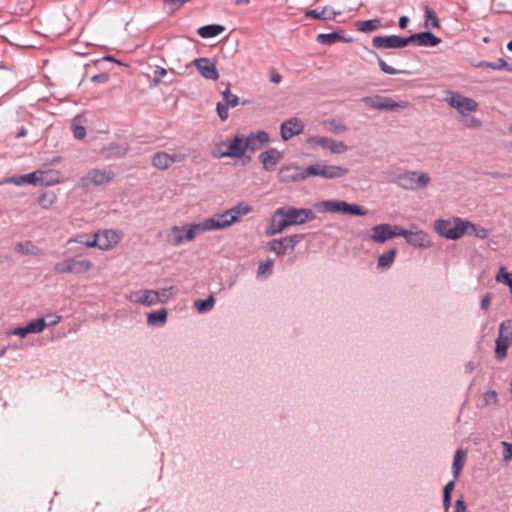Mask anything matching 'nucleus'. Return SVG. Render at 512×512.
Returning <instances> with one entry per match:
<instances>
[{
  "mask_svg": "<svg viewBox=\"0 0 512 512\" xmlns=\"http://www.w3.org/2000/svg\"><path fill=\"white\" fill-rule=\"evenodd\" d=\"M47 327L45 318H39L35 321L28 323L24 327H17L11 331V334L25 338L29 334H36L42 332Z\"/></svg>",
  "mask_w": 512,
  "mask_h": 512,
  "instance_id": "b1692460",
  "label": "nucleus"
},
{
  "mask_svg": "<svg viewBox=\"0 0 512 512\" xmlns=\"http://www.w3.org/2000/svg\"><path fill=\"white\" fill-rule=\"evenodd\" d=\"M108 80H109V76L107 73H100V74L94 75L91 78V81L93 83H106Z\"/></svg>",
  "mask_w": 512,
  "mask_h": 512,
  "instance_id": "338daca9",
  "label": "nucleus"
},
{
  "mask_svg": "<svg viewBox=\"0 0 512 512\" xmlns=\"http://www.w3.org/2000/svg\"><path fill=\"white\" fill-rule=\"evenodd\" d=\"M414 45V36L413 34L408 36V37H400V36H397V48H403V47H406L407 45Z\"/></svg>",
  "mask_w": 512,
  "mask_h": 512,
  "instance_id": "680f3d73",
  "label": "nucleus"
},
{
  "mask_svg": "<svg viewBox=\"0 0 512 512\" xmlns=\"http://www.w3.org/2000/svg\"><path fill=\"white\" fill-rule=\"evenodd\" d=\"M214 302V297L210 295L207 299L195 301L194 307L197 309L199 313H205L213 308Z\"/></svg>",
  "mask_w": 512,
  "mask_h": 512,
  "instance_id": "79ce46f5",
  "label": "nucleus"
},
{
  "mask_svg": "<svg viewBox=\"0 0 512 512\" xmlns=\"http://www.w3.org/2000/svg\"><path fill=\"white\" fill-rule=\"evenodd\" d=\"M330 131L334 134H340L347 131V126L339 120L333 119L329 121Z\"/></svg>",
  "mask_w": 512,
  "mask_h": 512,
  "instance_id": "603ef678",
  "label": "nucleus"
},
{
  "mask_svg": "<svg viewBox=\"0 0 512 512\" xmlns=\"http://www.w3.org/2000/svg\"><path fill=\"white\" fill-rule=\"evenodd\" d=\"M400 233L399 226L390 224H379L371 228V234L367 239L375 243H385L386 241L398 237Z\"/></svg>",
  "mask_w": 512,
  "mask_h": 512,
  "instance_id": "f8f14e48",
  "label": "nucleus"
},
{
  "mask_svg": "<svg viewBox=\"0 0 512 512\" xmlns=\"http://www.w3.org/2000/svg\"><path fill=\"white\" fill-rule=\"evenodd\" d=\"M229 210L232 214V218L234 217V221L236 223L237 221L240 220L241 217L252 212L253 208L251 205L241 202V203H238L237 205L233 206Z\"/></svg>",
  "mask_w": 512,
  "mask_h": 512,
  "instance_id": "4c0bfd02",
  "label": "nucleus"
},
{
  "mask_svg": "<svg viewBox=\"0 0 512 512\" xmlns=\"http://www.w3.org/2000/svg\"><path fill=\"white\" fill-rule=\"evenodd\" d=\"M225 30L224 26L219 24H210L202 26L198 29L197 33L202 38H212L218 36Z\"/></svg>",
  "mask_w": 512,
  "mask_h": 512,
  "instance_id": "473e14b6",
  "label": "nucleus"
},
{
  "mask_svg": "<svg viewBox=\"0 0 512 512\" xmlns=\"http://www.w3.org/2000/svg\"><path fill=\"white\" fill-rule=\"evenodd\" d=\"M115 178V173L110 168H93L80 178L78 182L79 188L84 191H89L92 186L105 185L112 182Z\"/></svg>",
  "mask_w": 512,
  "mask_h": 512,
  "instance_id": "f03ea898",
  "label": "nucleus"
},
{
  "mask_svg": "<svg viewBox=\"0 0 512 512\" xmlns=\"http://www.w3.org/2000/svg\"><path fill=\"white\" fill-rule=\"evenodd\" d=\"M169 72H171L173 74H179V75L182 74V73H177L172 68L169 69ZM167 73H168L167 69H165L163 67H157V69L154 72V79H153L154 84L158 85L161 82V78L164 77Z\"/></svg>",
  "mask_w": 512,
  "mask_h": 512,
  "instance_id": "864d4df0",
  "label": "nucleus"
},
{
  "mask_svg": "<svg viewBox=\"0 0 512 512\" xmlns=\"http://www.w3.org/2000/svg\"><path fill=\"white\" fill-rule=\"evenodd\" d=\"M378 65L380 67V69L386 73V74H390V75H395V74H399V73H402L403 71H400V70H397L391 66H389L382 58L378 57Z\"/></svg>",
  "mask_w": 512,
  "mask_h": 512,
  "instance_id": "13d9d810",
  "label": "nucleus"
},
{
  "mask_svg": "<svg viewBox=\"0 0 512 512\" xmlns=\"http://www.w3.org/2000/svg\"><path fill=\"white\" fill-rule=\"evenodd\" d=\"M307 143L310 146H319L323 149H328L333 154H342L348 150V146L344 142L324 136H311L307 139Z\"/></svg>",
  "mask_w": 512,
  "mask_h": 512,
  "instance_id": "2eb2a0df",
  "label": "nucleus"
},
{
  "mask_svg": "<svg viewBox=\"0 0 512 512\" xmlns=\"http://www.w3.org/2000/svg\"><path fill=\"white\" fill-rule=\"evenodd\" d=\"M304 130V124L296 117L290 118L281 124L280 132L284 141L291 139L295 135H299Z\"/></svg>",
  "mask_w": 512,
  "mask_h": 512,
  "instance_id": "aec40b11",
  "label": "nucleus"
},
{
  "mask_svg": "<svg viewBox=\"0 0 512 512\" xmlns=\"http://www.w3.org/2000/svg\"><path fill=\"white\" fill-rule=\"evenodd\" d=\"M222 98H223V99H222V103H223V104H226V105H227V107H229V108H230V107H231V108H234V107H236V106L238 105V103H239V98H238V96H237V95H235V94H232V93L230 92V89H229V88H227L225 91H223V93H222Z\"/></svg>",
  "mask_w": 512,
  "mask_h": 512,
  "instance_id": "49530a36",
  "label": "nucleus"
},
{
  "mask_svg": "<svg viewBox=\"0 0 512 512\" xmlns=\"http://www.w3.org/2000/svg\"><path fill=\"white\" fill-rule=\"evenodd\" d=\"M504 446L503 461L508 463L512 459V444L508 442H502Z\"/></svg>",
  "mask_w": 512,
  "mask_h": 512,
  "instance_id": "e2e57ef3",
  "label": "nucleus"
},
{
  "mask_svg": "<svg viewBox=\"0 0 512 512\" xmlns=\"http://www.w3.org/2000/svg\"><path fill=\"white\" fill-rule=\"evenodd\" d=\"M203 227V231L221 230L225 229L235 223L234 217L230 210H226L223 213L216 214L213 217L206 218L200 222Z\"/></svg>",
  "mask_w": 512,
  "mask_h": 512,
  "instance_id": "4468645a",
  "label": "nucleus"
},
{
  "mask_svg": "<svg viewBox=\"0 0 512 512\" xmlns=\"http://www.w3.org/2000/svg\"><path fill=\"white\" fill-rule=\"evenodd\" d=\"M203 227V231L221 230L225 229L235 223L234 217L230 210H226L223 213L216 214L213 217L206 218L200 222Z\"/></svg>",
  "mask_w": 512,
  "mask_h": 512,
  "instance_id": "ddd939ff",
  "label": "nucleus"
},
{
  "mask_svg": "<svg viewBox=\"0 0 512 512\" xmlns=\"http://www.w3.org/2000/svg\"><path fill=\"white\" fill-rule=\"evenodd\" d=\"M108 149L111 151V156H114L117 158L124 157L128 152L127 147L119 146L116 144L110 145Z\"/></svg>",
  "mask_w": 512,
  "mask_h": 512,
  "instance_id": "4d7b16f0",
  "label": "nucleus"
},
{
  "mask_svg": "<svg viewBox=\"0 0 512 512\" xmlns=\"http://www.w3.org/2000/svg\"><path fill=\"white\" fill-rule=\"evenodd\" d=\"M270 142L269 134L265 131H257L245 137L247 152H255Z\"/></svg>",
  "mask_w": 512,
  "mask_h": 512,
  "instance_id": "412c9836",
  "label": "nucleus"
},
{
  "mask_svg": "<svg viewBox=\"0 0 512 512\" xmlns=\"http://www.w3.org/2000/svg\"><path fill=\"white\" fill-rule=\"evenodd\" d=\"M399 236L405 238L407 243L416 248H429L432 246L429 235L422 230L409 231L400 227Z\"/></svg>",
  "mask_w": 512,
  "mask_h": 512,
  "instance_id": "f3484780",
  "label": "nucleus"
},
{
  "mask_svg": "<svg viewBox=\"0 0 512 512\" xmlns=\"http://www.w3.org/2000/svg\"><path fill=\"white\" fill-rule=\"evenodd\" d=\"M454 512H466V504L462 498L456 500Z\"/></svg>",
  "mask_w": 512,
  "mask_h": 512,
  "instance_id": "774afa93",
  "label": "nucleus"
},
{
  "mask_svg": "<svg viewBox=\"0 0 512 512\" xmlns=\"http://www.w3.org/2000/svg\"><path fill=\"white\" fill-rule=\"evenodd\" d=\"M73 135L76 139L82 140L86 136V130L83 126L76 125L73 127Z\"/></svg>",
  "mask_w": 512,
  "mask_h": 512,
  "instance_id": "0e129e2a",
  "label": "nucleus"
},
{
  "mask_svg": "<svg viewBox=\"0 0 512 512\" xmlns=\"http://www.w3.org/2000/svg\"><path fill=\"white\" fill-rule=\"evenodd\" d=\"M372 45L377 49H396L397 35L374 36L372 39Z\"/></svg>",
  "mask_w": 512,
  "mask_h": 512,
  "instance_id": "c756f323",
  "label": "nucleus"
},
{
  "mask_svg": "<svg viewBox=\"0 0 512 512\" xmlns=\"http://www.w3.org/2000/svg\"><path fill=\"white\" fill-rule=\"evenodd\" d=\"M468 225H470L469 221L454 217L436 220L434 222V229L440 236L446 239L457 240L466 234Z\"/></svg>",
  "mask_w": 512,
  "mask_h": 512,
  "instance_id": "f257e3e1",
  "label": "nucleus"
},
{
  "mask_svg": "<svg viewBox=\"0 0 512 512\" xmlns=\"http://www.w3.org/2000/svg\"><path fill=\"white\" fill-rule=\"evenodd\" d=\"M39 185L52 186L60 182V173L55 170H38Z\"/></svg>",
  "mask_w": 512,
  "mask_h": 512,
  "instance_id": "7c9ffc66",
  "label": "nucleus"
},
{
  "mask_svg": "<svg viewBox=\"0 0 512 512\" xmlns=\"http://www.w3.org/2000/svg\"><path fill=\"white\" fill-rule=\"evenodd\" d=\"M204 233L201 223H193L184 226H173L168 233V242L173 246H179L184 241H192L196 236Z\"/></svg>",
  "mask_w": 512,
  "mask_h": 512,
  "instance_id": "7ed1b4c3",
  "label": "nucleus"
},
{
  "mask_svg": "<svg viewBox=\"0 0 512 512\" xmlns=\"http://www.w3.org/2000/svg\"><path fill=\"white\" fill-rule=\"evenodd\" d=\"M15 251L23 255H39L40 250L32 241L18 242L15 245Z\"/></svg>",
  "mask_w": 512,
  "mask_h": 512,
  "instance_id": "c9c22d12",
  "label": "nucleus"
},
{
  "mask_svg": "<svg viewBox=\"0 0 512 512\" xmlns=\"http://www.w3.org/2000/svg\"><path fill=\"white\" fill-rule=\"evenodd\" d=\"M278 175L282 182H296L307 178L306 168L302 169L298 166L282 167Z\"/></svg>",
  "mask_w": 512,
  "mask_h": 512,
  "instance_id": "5701e85b",
  "label": "nucleus"
},
{
  "mask_svg": "<svg viewBox=\"0 0 512 512\" xmlns=\"http://www.w3.org/2000/svg\"><path fill=\"white\" fill-rule=\"evenodd\" d=\"M466 234H474L476 237L480 239H485L488 235V231L485 228L477 226L470 222V225L467 226Z\"/></svg>",
  "mask_w": 512,
  "mask_h": 512,
  "instance_id": "de8ad7c7",
  "label": "nucleus"
},
{
  "mask_svg": "<svg viewBox=\"0 0 512 512\" xmlns=\"http://www.w3.org/2000/svg\"><path fill=\"white\" fill-rule=\"evenodd\" d=\"M100 241V250L107 251L116 246L122 239V232L117 230H104L97 233Z\"/></svg>",
  "mask_w": 512,
  "mask_h": 512,
  "instance_id": "4be33fe9",
  "label": "nucleus"
},
{
  "mask_svg": "<svg viewBox=\"0 0 512 512\" xmlns=\"http://www.w3.org/2000/svg\"><path fill=\"white\" fill-rule=\"evenodd\" d=\"M337 13L330 7H324L321 10L319 9H313L308 10L305 13V16L308 18L313 19H320V20H333L336 17Z\"/></svg>",
  "mask_w": 512,
  "mask_h": 512,
  "instance_id": "2f4dec72",
  "label": "nucleus"
},
{
  "mask_svg": "<svg viewBox=\"0 0 512 512\" xmlns=\"http://www.w3.org/2000/svg\"><path fill=\"white\" fill-rule=\"evenodd\" d=\"M462 122L467 128H480L482 126V121L476 117H463Z\"/></svg>",
  "mask_w": 512,
  "mask_h": 512,
  "instance_id": "bf43d9fd",
  "label": "nucleus"
},
{
  "mask_svg": "<svg viewBox=\"0 0 512 512\" xmlns=\"http://www.w3.org/2000/svg\"><path fill=\"white\" fill-rule=\"evenodd\" d=\"M93 267V263L90 260L82 259L78 260L75 258H67L61 262H58L54 265V272L57 274H66V273H74V274H82L91 270Z\"/></svg>",
  "mask_w": 512,
  "mask_h": 512,
  "instance_id": "9b49d317",
  "label": "nucleus"
},
{
  "mask_svg": "<svg viewBox=\"0 0 512 512\" xmlns=\"http://www.w3.org/2000/svg\"><path fill=\"white\" fill-rule=\"evenodd\" d=\"M246 152L247 148L245 147V137L242 135H236L229 143H227L226 151L214 153V157L242 158Z\"/></svg>",
  "mask_w": 512,
  "mask_h": 512,
  "instance_id": "dca6fc26",
  "label": "nucleus"
},
{
  "mask_svg": "<svg viewBox=\"0 0 512 512\" xmlns=\"http://www.w3.org/2000/svg\"><path fill=\"white\" fill-rule=\"evenodd\" d=\"M290 225L283 215H277V209L274 211L269 226L266 229L268 236H273L282 233Z\"/></svg>",
  "mask_w": 512,
  "mask_h": 512,
  "instance_id": "bb28decb",
  "label": "nucleus"
},
{
  "mask_svg": "<svg viewBox=\"0 0 512 512\" xmlns=\"http://www.w3.org/2000/svg\"><path fill=\"white\" fill-rule=\"evenodd\" d=\"M190 65H193L197 68L198 72L202 77L208 80H217L219 78V73L216 68V64L209 58H198L191 62Z\"/></svg>",
  "mask_w": 512,
  "mask_h": 512,
  "instance_id": "a211bd4d",
  "label": "nucleus"
},
{
  "mask_svg": "<svg viewBox=\"0 0 512 512\" xmlns=\"http://www.w3.org/2000/svg\"><path fill=\"white\" fill-rule=\"evenodd\" d=\"M282 158V153L275 148L268 149L262 152L259 156V160L266 171L274 170L275 166L280 162Z\"/></svg>",
  "mask_w": 512,
  "mask_h": 512,
  "instance_id": "393cba45",
  "label": "nucleus"
},
{
  "mask_svg": "<svg viewBox=\"0 0 512 512\" xmlns=\"http://www.w3.org/2000/svg\"><path fill=\"white\" fill-rule=\"evenodd\" d=\"M277 215H283L290 226L302 225L315 219L314 212L309 208H296L293 206L280 207Z\"/></svg>",
  "mask_w": 512,
  "mask_h": 512,
  "instance_id": "0eeeda50",
  "label": "nucleus"
},
{
  "mask_svg": "<svg viewBox=\"0 0 512 512\" xmlns=\"http://www.w3.org/2000/svg\"><path fill=\"white\" fill-rule=\"evenodd\" d=\"M496 281L510 286L512 284V274L508 273L505 267H501L498 274L496 275Z\"/></svg>",
  "mask_w": 512,
  "mask_h": 512,
  "instance_id": "8fccbe9b",
  "label": "nucleus"
},
{
  "mask_svg": "<svg viewBox=\"0 0 512 512\" xmlns=\"http://www.w3.org/2000/svg\"><path fill=\"white\" fill-rule=\"evenodd\" d=\"M478 67H486V68H491L493 70L506 69V70L512 71V69L509 67L508 63L502 58H499L495 62L482 61L478 64Z\"/></svg>",
  "mask_w": 512,
  "mask_h": 512,
  "instance_id": "c03bdc74",
  "label": "nucleus"
},
{
  "mask_svg": "<svg viewBox=\"0 0 512 512\" xmlns=\"http://www.w3.org/2000/svg\"><path fill=\"white\" fill-rule=\"evenodd\" d=\"M55 201L56 195L52 192L43 193L38 198L39 205L44 209L50 208L55 203Z\"/></svg>",
  "mask_w": 512,
  "mask_h": 512,
  "instance_id": "a18cd8bd",
  "label": "nucleus"
},
{
  "mask_svg": "<svg viewBox=\"0 0 512 512\" xmlns=\"http://www.w3.org/2000/svg\"><path fill=\"white\" fill-rule=\"evenodd\" d=\"M512 345V319L500 323L498 337L496 339L495 357L503 360L507 356V350Z\"/></svg>",
  "mask_w": 512,
  "mask_h": 512,
  "instance_id": "423d86ee",
  "label": "nucleus"
},
{
  "mask_svg": "<svg viewBox=\"0 0 512 512\" xmlns=\"http://www.w3.org/2000/svg\"><path fill=\"white\" fill-rule=\"evenodd\" d=\"M189 1L190 0H164V6L170 13H172Z\"/></svg>",
  "mask_w": 512,
  "mask_h": 512,
  "instance_id": "5fc2aeb1",
  "label": "nucleus"
},
{
  "mask_svg": "<svg viewBox=\"0 0 512 512\" xmlns=\"http://www.w3.org/2000/svg\"><path fill=\"white\" fill-rule=\"evenodd\" d=\"M273 272V261L267 260L264 263H261L258 267L257 274L258 276H269Z\"/></svg>",
  "mask_w": 512,
  "mask_h": 512,
  "instance_id": "3c124183",
  "label": "nucleus"
},
{
  "mask_svg": "<svg viewBox=\"0 0 512 512\" xmlns=\"http://www.w3.org/2000/svg\"><path fill=\"white\" fill-rule=\"evenodd\" d=\"M216 110H217V114H218L219 118L222 121L227 120V118L229 116V114H228L229 107H227L226 104H223L222 102H218Z\"/></svg>",
  "mask_w": 512,
  "mask_h": 512,
  "instance_id": "052dcab7",
  "label": "nucleus"
},
{
  "mask_svg": "<svg viewBox=\"0 0 512 512\" xmlns=\"http://www.w3.org/2000/svg\"><path fill=\"white\" fill-rule=\"evenodd\" d=\"M498 401V395L495 391H486L482 396V406L495 405Z\"/></svg>",
  "mask_w": 512,
  "mask_h": 512,
  "instance_id": "09e8293b",
  "label": "nucleus"
},
{
  "mask_svg": "<svg viewBox=\"0 0 512 512\" xmlns=\"http://www.w3.org/2000/svg\"><path fill=\"white\" fill-rule=\"evenodd\" d=\"M342 39L343 36L337 32L321 33L316 38L317 42L323 45H332Z\"/></svg>",
  "mask_w": 512,
  "mask_h": 512,
  "instance_id": "a19ab883",
  "label": "nucleus"
},
{
  "mask_svg": "<svg viewBox=\"0 0 512 512\" xmlns=\"http://www.w3.org/2000/svg\"><path fill=\"white\" fill-rule=\"evenodd\" d=\"M167 320V310L160 309L157 311L150 312L147 316V323L149 325H163Z\"/></svg>",
  "mask_w": 512,
  "mask_h": 512,
  "instance_id": "58836bf2",
  "label": "nucleus"
},
{
  "mask_svg": "<svg viewBox=\"0 0 512 512\" xmlns=\"http://www.w3.org/2000/svg\"><path fill=\"white\" fill-rule=\"evenodd\" d=\"M304 239L303 234H294L284 237V242L288 244L290 249L294 251L295 246Z\"/></svg>",
  "mask_w": 512,
  "mask_h": 512,
  "instance_id": "6e6d98bb",
  "label": "nucleus"
},
{
  "mask_svg": "<svg viewBox=\"0 0 512 512\" xmlns=\"http://www.w3.org/2000/svg\"><path fill=\"white\" fill-rule=\"evenodd\" d=\"M184 156L170 155L166 152H158L152 158V165L158 169L166 170L173 163L182 161Z\"/></svg>",
  "mask_w": 512,
  "mask_h": 512,
  "instance_id": "a878e982",
  "label": "nucleus"
},
{
  "mask_svg": "<svg viewBox=\"0 0 512 512\" xmlns=\"http://www.w3.org/2000/svg\"><path fill=\"white\" fill-rule=\"evenodd\" d=\"M2 183H12L17 186H22L26 184L39 185L38 170L29 174L7 178L4 181L0 182V184Z\"/></svg>",
  "mask_w": 512,
  "mask_h": 512,
  "instance_id": "c85d7f7f",
  "label": "nucleus"
},
{
  "mask_svg": "<svg viewBox=\"0 0 512 512\" xmlns=\"http://www.w3.org/2000/svg\"><path fill=\"white\" fill-rule=\"evenodd\" d=\"M349 170L342 166L315 164L306 167L307 178L310 176H319L324 179H337L347 175Z\"/></svg>",
  "mask_w": 512,
  "mask_h": 512,
  "instance_id": "9d476101",
  "label": "nucleus"
},
{
  "mask_svg": "<svg viewBox=\"0 0 512 512\" xmlns=\"http://www.w3.org/2000/svg\"><path fill=\"white\" fill-rule=\"evenodd\" d=\"M491 300H492V294L486 293L481 299V303H480L481 309L487 310L490 306Z\"/></svg>",
  "mask_w": 512,
  "mask_h": 512,
  "instance_id": "69168bd1",
  "label": "nucleus"
},
{
  "mask_svg": "<svg viewBox=\"0 0 512 512\" xmlns=\"http://www.w3.org/2000/svg\"><path fill=\"white\" fill-rule=\"evenodd\" d=\"M128 299L133 303L144 306H152L161 301L157 291L148 289L133 291Z\"/></svg>",
  "mask_w": 512,
  "mask_h": 512,
  "instance_id": "6ab92c4d",
  "label": "nucleus"
},
{
  "mask_svg": "<svg viewBox=\"0 0 512 512\" xmlns=\"http://www.w3.org/2000/svg\"><path fill=\"white\" fill-rule=\"evenodd\" d=\"M445 101L450 107L457 110L461 117H466L468 113L478 109V103L474 99L459 92L447 91Z\"/></svg>",
  "mask_w": 512,
  "mask_h": 512,
  "instance_id": "39448f33",
  "label": "nucleus"
},
{
  "mask_svg": "<svg viewBox=\"0 0 512 512\" xmlns=\"http://www.w3.org/2000/svg\"><path fill=\"white\" fill-rule=\"evenodd\" d=\"M425 13V26L432 28H439V20L433 10L428 5L424 6Z\"/></svg>",
  "mask_w": 512,
  "mask_h": 512,
  "instance_id": "37998d69",
  "label": "nucleus"
},
{
  "mask_svg": "<svg viewBox=\"0 0 512 512\" xmlns=\"http://www.w3.org/2000/svg\"><path fill=\"white\" fill-rule=\"evenodd\" d=\"M380 25H381V20L378 18L371 19V20L358 21L356 23L357 29L364 33L372 32V31L378 29L380 27Z\"/></svg>",
  "mask_w": 512,
  "mask_h": 512,
  "instance_id": "ea45409f",
  "label": "nucleus"
},
{
  "mask_svg": "<svg viewBox=\"0 0 512 512\" xmlns=\"http://www.w3.org/2000/svg\"><path fill=\"white\" fill-rule=\"evenodd\" d=\"M466 458V452L462 449L456 450L454 454L453 464H452V472L454 478H458L461 470L463 469Z\"/></svg>",
  "mask_w": 512,
  "mask_h": 512,
  "instance_id": "72a5a7b5",
  "label": "nucleus"
},
{
  "mask_svg": "<svg viewBox=\"0 0 512 512\" xmlns=\"http://www.w3.org/2000/svg\"><path fill=\"white\" fill-rule=\"evenodd\" d=\"M414 46L434 47L441 43V38L435 36L432 32L425 31L413 34Z\"/></svg>",
  "mask_w": 512,
  "mask_h": 512,
  "instance_id": "cd10ccee",
  "label": "nucleus"
},
{
  "mask_svg": "<svg viewBox=\"0 0 512 512\" xmlns=\"http://www.w3.org/2000/svg\"><path fill=\"white\" fill-rule=\"evenodd\" d=\"M317 206L321 207L323 211L331 213H344L358 216H365L367 214L366 209L341 200H325L320 202Z\"/></svg>",
  "mask_w": 512,
  "mask_h": 512,
  "instance_id": "1a4fd4ad",
  "label": "nucleus"
},
{
  "mask_svg": "<svg viewBox=\"0 0 512 512\" xmlns=\"http://www.w3.org/2000/svg\"><path fill=\"white\" fill-rule=\"evenodd\" d=\"M396 254V249H390L387 252L380 255L378 258L377 267L382 270L388 269L393 264Z\"/></svg>",
  "mask_w": 512,
  "mask_h": 512,
  "instance_id": "e433bc0d",
  "label": "nucleus"
},
{
  "mask_svg": "<svg viewBox=\"0 0 512 512\" xmlns=\"http://www.w3.org/2000/svg\"><path fill=\"white\" fill-rule=\"evenodd\" d=\"M269 249L278 256H283L293 252L288 244L284 242V237L281 239H274L269 242Z\"/></svg>",
  "mask_w": 512,
  "mask_h": 512,
  "instance_id": "f704fd0d",
  "label": "nucleus"
},
{
  "mask_svg": "<svg viewBox=\"0 0 512 512\" xmlns=\"http://www.w3.org/2000/svg\"><path fill=\"white\" fill-rule=\"evenodd\" d=\"M431 177L426 172L405 171L395 178V183L406 190L423 189L429 185Z\"/></svg>",
  "mask_w": 512,
  "mask_h": 512,
  "instance_id": "20e7f679",
  "label": "nucleus"
},
{
  "mask_svg": "<svg viewBox=\"0 0 512 512\" xmlns=\"http://www.w3.org/2000/svg\"><path fill=\"white\" fill-rule=\"evenodd\" d=\"M362 102L370 108L383 111H398L400 109H407L410 107V103L408 101L397 102L390 97L379 95L363 97Z\"/></svg>",
  "mask_w": 512,
  "mask_h": 512,
  "instance_id": "6e6552de",
  "label": "nucleus"
}]
</instances>
